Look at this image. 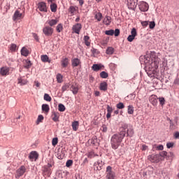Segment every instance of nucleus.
<instances>
[{
  "instance_id": "nucleus-1",
  "label": "nucleus",
  "mask_w": 179,
  "mask_h": 179,
  "mask_svg": "<svg viewBox=\"0 0 179 179\" xmlns=\"http://www.w3.org/2000/svg\"><path fill=\"white\" fill-rule=\"evenodd\" d=\"M160 58L156 55V52H147L144 56V64L145 72L150 78L155 77V72L159 68L160 64Z\"/></svg>"
},
{
  "instance_id": "nucleus-2",
  "label": "nucleus",
  "mask_w": 179,
  "mask_h": 179,
  "mask_svg": "<svg viewBox=\"0 0 179 179\" xmlns=\"http://www.w3.org/2000/svg\"><path fill=\"white\" fill-rule=\"evenodd\" d=\"M124 141V138L119 134H115L110 138V146L113 150H117L121 146V143Z\"/></svg>"
},
{
  "instance_id": "nucleus-3",
  "label": "nucleus",
  "mask_w": 179,
  "mask_h": 179,
  "mask_svg": "<svg viewBox=\"0 0 179 179\" xmlns=\"http://www.w3.org/2000/svg\"><path fill=\"white\" fill-rule=\"evenodd\" d=\"M128 128V124L122 123L119 128V132L116 133L117 135L122 136V138H125L127 136V129Z\"/></svg>"
},
{
  "instance_id": "nucleus-4",
  "label": "nucleus",
  "mask_w": 179,
  "mask_h": 179,
  "mask_svg": "<svg viewBox=\"0 0 179 179\" xmlns=\"http://www.w3.org/2000/svg\"><path fill=\"white\" fill-rule=\"evenodd\" d=\"M106 179H115V172L113 171L111 166H108L106 171Z\"/></svg>"
},
{
  "instance_id": "nucleus-5",
  "label": "nucleus",
  "mask_w": 179,
  "mask_h": 179,
  "mask_svg": "<svg viewBox=\"0 0 179 179\" xmlns=\"http://www.w3.org/2000/svg\"><path fill=\"white\" fill-rule=\"evenodd\" d=\"M43 33L45 34V37H51L54 34V28L50 26H45L43 28Z\"/></svg>"
},
{
  "instance_id": "nucleus-6",
  "label": "nucleus",
  "mask_w": 179,
  "mask_h": 179,
  "mask_svg": "<svg viewBox=\"0 0 179 179\" xmlns=\"http://www.w3.org/2000/svg\"><path fill=\"white\" fill-rule=\"evenodd\" d=\"M138 0H127V7L130 10H135L136 9V6H138Z\"/></svg>"
},
{
  "instance_id": "nucleus-7",
  "label": "nucleus",
  "mask_w": 179,
  "mask_h": 179,
  "mask_svg": "<svg viewBox=\"0 0 179 179\" xmlns=\"http://www.w3.org/2000/svg\"><path fill=\"white\" fill-rule=\"evenodd\" d=\"M26 173V166L24 165L21 166L17 171L15 178L19 179Z\"/></svg>"
},
{
  "instance_id": "nucleus-8",
  "label": "nucleus",
  "mask_w": 179,
  "mask_h": 179,
  "mask_svg": "<svg viewBox=\"0 0 179 179\" xmlns=\"http://www.w3.org/2000/svg\"><path fill=\"white\" fill-rule=\"evenodd\" d=\"M87 143L90 146L95 147L96 149H97V147L99 145V140L97 139V137L96 136H94L92 138L89 139Z\"/></svg>"
},
{
  "instance_id": "nucleus-9",
  "label": "nucleus",
  "mask_w": 179,
  "mask_h": 179,
  "mask_svg": "<svg viewBox=\"0 0 179 179\" xmlns=\"http://www.w3.org/2000/svg\"><path fill=\"white\" fill-rule=\"evenodd\" d=\"M138 8L141 12H148L149 10V4L146 1H141L138 4Z\"/></svg>"
},
{
  "instance_id": "nucleus-10",
  "label": "nucleus",
  "mask_w": 179,
  "mask_h": 179,
  "mask_svg": "<svg viewBox=\"0 0 179 179\" xmlns=\"http://www.w3.org/2000/svg\"><path fill=\"white\" fill-rule=\"evenodd\" d=\"M24 17V15L23 13H20L19 10L15 11L14 15L13 16V20L16 22V20H20Z\"/></svg>"
},
{
  "instance_id": "nucleus-11",
  "label": "nucleus",
  "mask_w": 179,
  "mask_h": 179,
  "mask_svg": "<svg viewBox=\"0 0 179 179\" xmlns=\"http://www.w3.org/2000/svg\"><path fill=\"white\" fill-rule=\"evenodd\" d=\"M72 33L76 34H80V31L82 30V24L76 23L72 27Z\"/></svg>"
},
{
  "instance_id": "nucleus-12",
  "label": "nucleus",
  "mask_w": 179,
  "mask_h": 179,
  "mask_svg": "<svg viewBox=\"0 0 179 179\" xmlns=\"http://www.w3.org/2000/svg\"><path fill=\"white\" fill-rule=\"evenodd\" d=\"M148 160L151 163H159L160 162V155L159 154H152L148 157Z\"/></svg>"
},
{
  "instance_id": "nucleus-13",
  "label": "nucleus",
  "mask_w": 179,
  "mask_h": 179,
  "mask_svg": "<svg viewBox=\"0 0 179 179\" xmlns=\"http://www.w3.org/2000/svg\"><path fill=\"white\" fill-rule=\"evenodd\" d=\"M103 166H104V162H103L102 160L99 159L94 164V170H95V171H100V170L103 169Z\"/></svg>"
},
{
  "instance_id": "nucleus-14",
  "label": "nucleus",
  "mask_w": 179,
  "mask_h": 179,
  "mask_svg": "<svg viewBox=\"0 0 179 179\" xmlns=\"http://www.w3.org/2000/svg\"><path fill=\"white\" fill-rule=\"evenodd\" d=\"M38 9L40 12H48L47 3L43 1H41L38 3Z\"/></svg>"
},
{
  "instance_id": "nucleus-15",
  "label": "nucleus",
  "mask_w": 179,
  "mask_h": 179,
  "mask_svg": "<svg viewBox=\"0 0 179 179\" xmlns=\"http://www.w3.org/2000/svg\"><path fill=\"white\" fill-rule=\"evenodd\" d=\"M10 71V69L8 66H3L0 69V75L1 76H8L9 75V71Z\"/></svg>"
},
{
  "instance_id": "nucleus-16",
  "label": "nucleus",
  "mask_w": 179,
  "mask_h": 179,
  "mask_svg": "<svg viewBox=\"0 0 179 179\" xmlns=\"http://www.w3.org/2000/svg\"><path fill=\"white\" fill-rule=\"evenodd\" d=\"M82 65V62L79 58H73L71 59V66L73 68H76V66H80Z\"/></svg>"
},
{
  "instance_id": "nucleus-17",
  "label": "nucleus",
  "mask_w": 179,
  "mask_h": 179,
  "mask_svg": "<svg viewBox=\"0 0 179 179\" xmlns=\"http://www.w3.org/2000/svg\"><path fill=\"white\" fill-rule=\"evenodd\" d=\"M71 90L72 91L73 94H78L79 92V85L78 83H73L70 87Z\"/></svg>"
},
{
  "instance_id": "nucleus-18",
  "label": "nucleus",
  "mask_w": 179,
  "mask_h": 179,
  "mask_svg": "<svg viewBox=\"0 0 179 179\" xmlns=\"http://www.w3.org/2000/svg\"><path fill=\"white\" fill-rule=\"evenodd\" d=\"M68 65H69V59L68 57H62L61 60L62 68H68Z\"/></svg>"
},
{
  "instance_id": "nucleus-19",
  "label": "nucleus",
  "mask_w": 179,
  "mask_h": 179,
  "mask_svg": "<svg viewBox=\"0 0 179 179\" xmlns=\"http://www.w3.org/2000/svg\"><path fill=\"white\" fill-rule=\"evenodd\" d=\"M58 22H59V20L57 18L56 19H52V20H48L46 22V24L49 25V27H54V26L57 25L58 24Z\"/></svg>"
},
{
  "instance_id": "nucleus-20",
  "label": "nucleus",
  "mask_w": 179,
  "mask_h": 179,
  "mask_svg": "<svg viewBox=\"0 0 179 179\" xmlns=\"http://www.w3.org/2000/svg\"><path fill=\"white\" fill-rule=\"evenodd\" d=\"M101 68H104V66L101 65V64H94L92 66V69L94 72H99V71H101Z\"/></svg>"
},
{
  "instance_id": "nucleus-21",
  "label": "nucleus",
  "mask_w": 179,
  "mask_h": 179,
  "mask_svg": "<svg viewBox=\"0 0 179 179\" xmlns=\"http://www.w3.org/2000/svg\"><path fill=\"white\" fill-rule=\"evenodd\" d=\"M59 113L58 112H53L52 114V120L54 122H59Z\"/></svg>"
},
{
  "instance_id": "nucleus-22",
  "label": "nucleus",
  "mask_w": 179,
  "mask_h": 179,
  "mask_svg": "<svg viewBox=\"0 0 179 179\" xmlns=\"http://www.w3.org/2000/svg\"><path fill=\"white\" fill-rule=\"evenodd\" d=\"M106 110H107L106 118L107 120H110V118H111V114L113 113V107L110 106V105H107Z\"/></svg>"
},
{
  "instance_id": "nucleus-23",
  "label": "nucleus",
  "mask_w": 179,
  "mask_h": 179,
  "mask_svg": "<svg viewBox=\"0 0 179 179\" xmlns=\"http://www.w3.org/2000/svg\"><path fill=\"white\" fill-rule=\"evenodd\" d=\"M10 52H16L19 50L17 44L11 43L9 46Z\"/></svg>"
},
{
  "instance_id": "nucleus-24",
  "label": "nucleus",
  "mask_w": 179,
  "mask_h": 179,
  "mask_svg": "<svg viewBox=\"0 0 179 179\" xmlns=\"http://www.w3.org/2000/svg\"><path fill=\"white\" fill-rule=\"evenodd\" d=\"M72 129L75 132L79 129V122L78 121H73L71 124Z\"/></svg>"
},
{
  "instance_id": "nucleus-25",
  "label": "nucleus",
  "mask_w": 179,
  "mask_h": 179,
  "mask_svg": "<svg viewBox=\"0 0 179 179\" xmlns=\"http://www.w3.org/2000/svg\"><path fill=\"white\" fill-rule=\"evenodd\" d=\"M108 87V85L106 82H103L100 83L99 89L103 92H106Z\"/></svg>"
},
{
  "instance_id": "nucleus-26",
  "label": "nucleus",
  "mask_w": 179,
  "mask_h": 179,
  "mask_svg": "<svg viewBox=\"0 0 179 179\" xmlns=\"http://www.w3.org/2000/svg\"><path fill=\"white\" fill-rule=\"evenodd\" d=\"M76 10H78V7H75L73 6H71L68 9L69 13L71 16H73V15H75V12H76Z\"/></svg>"
},
{
  "instance_id": "nucleus-27",
  "label": "nucleus",
  "mask_w": 179,
  "mask_h": 179,
  "mask_svg": "<svg viewBox=\"0 0 179 179\" xmlns=\"http://www.w3.org/2000/svg\"><path fill=\"white\" fill-rule=\"evenodd\" d=\"M23 62L24 68H25L26 69H30V67L31 66V65H33V64H31V61L29 59H25Z\"/></svg>"
},
{
  "instance_id": "nucleus-28",
  "label": "nucleus",
  "mask_w": 179,
  "mask_h": 179,
  "mask_svg": "<svg viewBox=\"0 0 179 179\" xmlns=\"http://www.w3.org/2000/svg\"><path fill=\"white\" fill-rule=\"evenodd\" d=\"M29 158L35 159V160H37V159H38V153H37L36 151H32L30 152Z\"/></svg>"
},
{
  "instance_id": "nucleus-29",
  "label": "nucleus",
  "mask_w": 179,
  "mask_h": 179,
  "mask_svg": "<svg viewBox=\"0 0 179 179\" xmlns=\"http://www.w3.org/2000/svg\"><path fill=\"white\" fill-rule=\"evenodd\" d=\"M66 153V150L62 149L61 152H59L57 154V159H59V160H62V159H64Z\"/></svg>"
},
{
  "instance_id": "nucleus-30",
  "label": "nucleus",
  "mask_w": 179,
  "mask_h": 179,
  "mask_svg": "<svg viewBox=\"0 0 179 179\" xmlns=\"http://www.w3.org/2000/svg\"><path fill=\"white\" fill-rule=\"evenodd\" d=\"M41 59L42 62H48L49 64H51V59H50V57H48L47 55H41Z\"/></svg>"
},
{
  "instance_id": "nucleus-31",
  "label": "nucleus",
  "mask_w": 179,
  "mask_h": 179,
  "mask_svg": "<svg viewBox=\"0 0 179 179\" xmlns=\"http://www.w3.org/2000/svg\"><path fill=\"white\" fill-rule=\"evenodd\" d=\"M42 111L43 113H45L46 114H48L50 113V106L47 103H44L42 105Z\"/></svg>"
},
{
  "instance_id": "nucleus-32",
  "label": "nucleus",
  "mask_w": 179,
  "mask_h": 179,
  "mask_svg": "<svg viewBox=\"0 0 179 179\" xmlns=\"http://www.w3.org/2000/svg\"><path fill=\"white\" fill-rule=\"evenodd\" d=\"M134 129L132 128L128 129L127 127V132H126L127 136H128L129 138H132V136H134Z\"/></svg>"
},
{
  "instance_id": "nucleus-33",
  "label": "nucleus",
  "mask_w": 179,
  "mask_h": 179,
  "mask_svg": "<svg viewBox=\"0 0 179 179\" xmlns=\"http://www.w3.org/2000/svg\"><path fill=\"white\" fill-rule=\"evenodd\" d=\"M29 50L27 48H26V47H23L21 49V55H22L23 57H29Z\"/></svg>"
},
{
  "instance_id": "nucleus-34",
  "label": "nucleus",
  "mask_w": 179,
  "mask_h": 179,
  "mask_svg": "<svg viewBox=\"0 0 179 179\" xmlns=\"http://www.w3.org/2000/svg\"><path fill=\"white\" fill-rule=\"evenodd\" d=\"M87 156L88 159H93V157H96L99 156V155L94 153V151H90L88 153L85 154Z\"/></svg>"
},
{
  "instance_id": "nucleus-35",
  "label": "nucleus",
  "mask_w": 179,
  "mask_h": 179,
  "mask_svg": "<svg viewBox=\"0 0 179 179\" xmlns=\"http://www.w3.org/2000/svg\"><path fill=\"white\" fill-rule=\"evenodd\" d=\"M69 87H71V84L66 83L62 87V92L64 93L66 90H69Z\"/></svg>"
},
{
  "instance_id": "nucleus-36",
  "label": "nucleus",
  "mask_w": 179,
  "mask_h": 179,
  "mask_svg": "<svg viewBox=\"0 0 179 179\" xmlns=\"http://www.w3.org/2000/svg\"><path fill=\"white\" fill-rule=\"evenodd\" d=\"M18 84L21 85V86H24V85H27V80L22 78V77L18 78Z\"/></svg>"
},
{
  "instance_id": "nucleus-37",
  "label": "nucleus",
  "mask_w": 179,
  "mask_h": 179,
  "mask_svg": "<svg viewBox=\"0 0 179 179\" xmlns=\"http://www.w3.org/2000/svg\"><path fill=\"white\" fill-rule=\"evenodd\" d=\"M57 9H58V6L55 3H52L50 4V10L51 12H53V13H55L57 12Z\"/></svg>"
},
{
  "instance_id": "nucleus-38",
  "label": "nucleus",
  "mask_w": 179,
  "mask_h": 179,
  "mask_svg": "<svg viewBox=\"0 0 179 179\" xmlns=\"http://www.w3.org/2000/svg\"><path fill=\"white\" fill-rule=\"evenodd\" d=\"M84 41L87 47H90V37L89 36H84Z\"/></svg>"
},
{
  "instance_id": "nucleus-39",
  "label": "nucleus",
  "mask_w": 179,
  "mask_h": 179,
  "mask_svg": "<svg viewBox=\"0 0 179 179\" xmlns=\"http://www.w3.org/2000/svg\"><path fill=\"white\" fill-rule=\"evenodd\" d=\"M43 172L48 177L51 176V169L47 166L44 167Z\"/></svg>"
},
{
  "instance_id": "nucleus-40",
  "label": "nucleus",
  "mask_w": 179,
  "mask_h": 179,
  "mask_svg": "<svg viewBox=\"0 0 179 179\" xmlns=\"http://www.w3.org/2000/svg\"><path fill=\"white\" fill-rule=\"evenodd\" d=\"M135 111V109H134V106L129 105L127 107V113L128 114L132 115L134 114V112Z\"/></svg>"
},
{
  "instance_id": "nucleus-41",
  "label": "nucleus",
  "mask_w": 179,
  "mask_h": 179,
  "mask_svg": "<svg viewBox=\"0 0 179 179\" xmlns=\"http://www.w3.org/2000/svg\"><path fill=\"white\" fill-rule=\"evenodd\" d=\"M64 30V26L62 25V23H59L57 24L56 27V31L57 33H61Z\"/></svg>"
},
{
  "instance_id": "nucleus-42",
  "label": "nucleus",
  "mask_w": 179,
  "mask_h": 179,
  "mask_svg": "<svg viewBox=\"0 0 179 179\" xmlns=\"http://www.w3.org/2000/svg\"><path fill=\"white\" fill-rule=\"evenodd\" d=\"M94 18L96 19L98 22H101V19H103V14L99 12L95 15Z\"/></svg>"
},
{
  "instance_id": "nucleus-43",
  "label": "nucleus",
  "mask_w": 179,
  "mask_h": 179,
  "mask_svg": "<svg viewBox=\"0 0 179 179\" xmlns=\"http://www.w3.org/2000/svg\"><path fill=\"white\" fill-rule=\"evenodd\" d=\"M106 53L107 55H113V54H114V48L113 47H108L106 49Z\"/></svg>"
},
{
  "instance_id": "nucleus-44",
  "label": "nucleus",
  "mask_w": 179,
  "mask_h": 179,
  "mask_svg": "<svg viewBox=\"0 0 179 179\" xmlns=\"http://www.w3.org/2000/svg\"><path fill=\"white\" fill-rule=\"evenodd\" d=\"M57 83H62L64 79V76L61 73H58L56 77Z\"/></svg>"
},
{
  "instance_id": "nucleus-45",
  "label": "nucleus",
  "mask_w": 179,
  "mask_h": 179,
  "mask_svg": "<svg viewBox=\"0 0 179 179\" xmlns=\"http://www.w3.org/2000/svg\"><path fill=\"white\" fill-rule=\"evenodd\" d=\"M58 110H59V111H60V113H64V111H65V110H66V108L65 107V105H64L62 103H59L58 105Z\"/></svg>"
},
{
  "instance_id": "nucleus-46",
  "label": "nucleus",
  "mask_w": 179,
  "mask_h": 179,
  "mask_svg": "<svg viewBox=\"0 0 179 179\" xmlns=\"http://www.w3.org/2000/svg\"><path fill=\"white\" fill-rule=\"evenodd\" d=\"M43 121H44V116H43V115H39L36 122V125H38V124L43 122Z\"/></svg>"
},
{
  "instance_id": "nucleus-47",
  "label": "nucleus",
  "mask_w": 179,
  "mask_h": 179,
  "mask_svg": "<svg viewBox=\"0 0 179 179\" xmlns=\"http://www.w3.org/2000/svg\"><path fill=\"white\" fill-rule=\"evenodd\" d=\"M99 76L100 78H101L102 79H107V78H108V73L106 71H101Z\"/></svg>"
},
{
  "instance_id": "nucleus-48",
  "label": "nucleus",
  "mask_w": 179,
  "mask_h": 179,
  "mask_svg": "<svg viewBox=\"0 0 179 179\" xmlns=\"http://www.w3.org/2000/svg\"><path fill=\"white\" fill-rule=\"evenodd\" d=\"M91 52H92L93 57H96V55H99V54H100V52L99 51V50H97L94 48H92L91 49Z\"/></svg>"
},
{
  "instance_id": "nucleus-49",
  "label": "nucleus",
  "mask_w": 179,
  "mask_h": 179,
  "mask_svg": "<svg viewBox=\"0 0 179 179\" xmlns=\"http://www.w3.org/2000/svg\"><path fill=\"white\" fill-rule=\"evenodd\" d=\"M150 101L151 104H152V106H157V99H156L155 97H151L150 99Z\"/></svg>"
},
{
  "instance_id": "nucleus-50",
  "label": "nucleus",
  "mask_w": 179,
  "mask_h": 179,
  "mask_svg": "<svg viewBox=\"0 0 179 179\" xmlns=\"http://www.w3.org/2000/svg\"><path fill=\"white\" fill-rule=\"evenodd\" d=\"M106 18L103 20L105 22L106 26H110L111 23V17L110 16H106Z\"/></svg>"
},
{
  "instance_id": "nucleus-51",
  "label": "nucleus",
  "mask_w": 179,
  "mask_h": 179,
  "mask_svg": "<svg viewBox=\"0 0 179 179\" xmlns=\"http://www.w3.org/2000/svg\"><path fill=\"white\" fill-rule=\"evenodd\" d=\"M157 99L159 100V104L160 106H162V107H163V106L166 104V99H164V97H159L157 98Z\"/></svg>"
},
{
  "instance_id": "nucleus-52",
  "label": "nucleus",
  "mask_w": 179,
  "mask_h": 179,
  "mask_svg": "<svg viewBox=\"0 0 179 179\" xmlns=\"http://www.w3.org/2000/svg\"><path fill=\"white\" fill-rule=\"evenodd\" d=\"M116 107L118 110H122L125 108V105H124V103L122 102H119L117 105Z\"/></svg>"
},
{
  "instance_id": "nucleus-53",
  "label": "nucleus",
  "mask_w": 179,
  "mask_h": 179,
  "mask_svg": "<svg viewBox=\"0 0 179 179\" xmlns=\"http://www.w3.org/2000/svg\"><path fill=\"white\" fill-rule=\"evenodd\" d=\"M73 165V160L72 159H68L67 162H66V167H72Z\"/></svg>"
},
{
  "instance_id": "nucleus-54",
  "label": "nucleus",
  "mask_w": 179,
  "mask_h": 179,
  "mask_svg": "<svg viewBox=\"0 0 179 179\" xmlns=\"http://www.w3.org/2000/svg\"><path fill=\"white\" fill-rule=\"evenodd\" d=\"M43 99L45 101H51V100H52V99L51 98V96H50V94H45Z\"/></svg>"
},
{
  "instance_id": "nucleus-55",
  "label": "nucleus",
  "mask_w": 179,
  "mask_h": 179,
  "mask_svg": "<svg viewBox=\"0 0 179 179\" xmlns=\"http://www.w3.org/2000/svg\"><path fill=\"white\" fill-rule=\"evenodd\" d=\"M105 34H106V36H114V30L113 29L106 30L105 31Z\"/></svg>"
},
{
  "instance_id": "nucleus-56",
  "label": "nucleus",
  "mask_w": 179,
  "mask_h": 179,
  "mask_svg": "<svg viewBox=\"0 0 179 179\" xmlns=\"http://www.w3.org/2000/svg\"><path fill=\"white\" fill-rule=\"evenodd\" d=\"M52 146H57L58 145V138L55 137L52 138Z\"/></svg>"
},
{
  "instance_id": "nucleus-57",
  "label": "nucleus",
  "mask_w": 179,
  "mask_h": 179,
  "mask_svg": "<svg viewBox=\"0 0 179 179\" xmlns=\"http://www.w3.org/2000/svg\"><path fill=\"white\" fill-rule=\"evenodd\" d=\"M131 35L134 37H136L138 36V32L136 31V28H132V29L131 31Z\"/></svg>"
},
{
  "instance_id": "nucleus-58",
  "label": "nucleus",
  "mask_w": 179,
  "mask_h": 179,
  "mask_svg": "<svg viewBox=\"0 0 179 179\" xmlns=\"http://www.w3.org/2000/svg\"><path fill=\"white\" fill-rule=\"evenodd\" d=\"M155 27H156V23L155 22V21L150 22L149 28L151 29V30H153Z\"/></svg>"
},
{
  "instance_id": "nucleus-59",
  "label": "nucleus",
  "mask_w": 179,
  "mask_h": 179,
  "mask_svg": "<svg viewBox=\"0 0 179 179\" xmlns=\"http://www.w3.org/2000/svg\"><path fill=\"white\" fill-rule=\"evenodd\" d=\"M166 157H168V159H169V160H173V159H174V153L170 152L169 153V155H166Z\"/></svg>"
},
{
  "instance_id": "nucleus-60",
  "label": "nucleus",
  "mask_w": 179,
  "mask_h": 179,
  "mask_svg": "<svg viewBox=\"0 0 179 179\" xmlns=\"http://www.w3.org/2000/svg\"><path fill=\"white\" fill-rule=\"evenodd\" d=\"M134 40H135V36H134L133 35H129V36L127 37V41H128L129 43H132V41H134Z\"/></svg>"
},
{
  "instance_id": "nucleus-61",
  "label": "nucleus",
  "mask_w": 179,
  "mask_h": 179,
  "mask_svg": "<svg viewBox=\"0 0 179 179\" xmlns=\"http://www.w3.org/2000/svg\"><path fill=\"white\" fill-rule=\"evenodd\" d=\"M169 153L166 151H162L159 153V157L161 156V157H166V156L167 157V155Z\"/></svg>"
},
{
  "instance_id": "nucleus-62",
  "label": "nucleus",
  "mask_w": 179,
  "mask_h": 179,
  "mask_svg": "<svg viewBox=\"0 0 179 179\" xmlns=\"http://www.w3.org/2000/svg\"><path fill=\"white\" fill-rule=\"evenodd\" d=\"M141 25L143 26V27H148V26L149 25V21H142Z\"/></svg>"
},
{
  "instance_id": "nucleus-63",
  "label": "nucleus",
  "mask_w": 179,
  "mask_h": 179,
  "mask_svg": "<svg viewBox=\"0 0 179 179\" xmlns=\"http://www.w3.org/2000/svg\"><path fill=\"white\" fill-rule=\"evenodd\" d=\"M101 129H102V131L107 132L108 129L107 128V125L103 124L101 127Z\"/></svg>"
},
{
  "instance_id": "nucleus-64",
  "label": "nucleus",
  "mask_w": 179,
  "mask_h": 179,
  "mask_svg": "<svg viewBox=\"0 0 179 179\" xmlns=\"http://www.w3.org/2000/svg\"><path fill=\"white\" fill-rule=\"evenodd\" d=\"M174 139H179V131H176L173 134Z\"/></svg>"
}]
</instances>
